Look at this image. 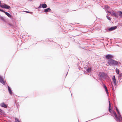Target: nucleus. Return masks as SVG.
<instances>
[{
  "instance_id": "nucleus-25",
  "label": "nucleus",
  "mask_w": 122,
  "mask_h": 122,
  "mask_svg": "<svg viewBox=\"0 0 122 122\" xmlns=\"http://www.w3.org/2000/svg\"><path fill=\"white\" fill-rule=\"evenodd\" d=\"M122 77V74H120L119 76H118V79L121 78Z\"/></svg>"
},
{
  "instance_id": "nucleus-24",
  "label": "nucleus",
  "mask_w": 122,
  "mask_h": 122,
  "mask_svg": "<svg viewBox=\"0 0 122 122\" xmlns=\"http://www.w3.org/2000/svg\"><path fill=\"white\" fill-rule=\"evenodd\" d=\"M111 86V87L112 88V90L113 91H114L115 90V88L112 85V86Z\"/></svg>"
},
{
  "instance_id": "nucleus-30",
  "label": "nucleus",
  "mask_w": 122,
  "mask_h": 122,
  "mask_svg": "<svg viewBox=\"0 0 122 122\" xmlns=\"http://www.w3.org/2000/svg\"><path fill=\"white\" fill-rule=\"evenodd\" d=\"M0 11L4 12L5 13V12H6L2 9Z\"/></svg>"
},
{
  "instance_id": "nucleus-3",
  "label": "nucleus",
  "mask_w": 122,
  "mask_h": 122,
  "mask_svg": "<svg viewBox=\"0 0 122 122\" xmlns=\"http://www.w3.org/2000/svg\"><path fill=\"white\" fill-rule=\"evenodd\" d=\"M108 63L111 66H115L118 64V62L113 59H110L108 60Z\"/></svg>"
},
{
  "instance_id": "nucleus-32",
  "label": "nucleus",
  "mask_w": 122,
  "mask_h": 122,
  "mask_svg": "<svg viewBox=\"0 0 122 122\" xmlns=\"http://www.w3.org/2000/svg\"><path fill=\"white\" fill-rule=\"evenodd\" d=\"M115 109H116V110H117V109H118V108H117V107H115Z\"/></svg>"
},
{
  "instance_id": "nucleus-5",
  "label": "nucleus",
  "mask_w": 122,
  "mask_h": 122,
  "mask_svg": "<svg viewBox=\"0 0 122 122\" xmlns=\"http://www.w3.org/2000/svg\"><path fill=\"white\" fill-rule=\"evenodd\" d=\"M47 7L46 4H41L40 6L38 7V9H40L42 8L44 9L46 8Z\"/></svg>"
},
{
  "instance_id": "nucleus-9",
  "label": "nucleus",
  "mask_w": 122,
  "mask_h": 122,
  "mask_svg": "<svg viewBox=\"0 0 122 122\" xmlns=\"http://www.w3.org/2000/svg\"><path fill=\"white\" fill-rule=\"evenodd\" d=\"M0 82L3 84V85L5 84V82L3 80V78L2 77L0 76Z\"/></svg>"
},
{
  "instance_id": "nucleus-29",
  "label": "nucleus",
  "mask_w": 122,
  "mask_h": 122,
  "mask_svg": "<svg viewBox=\"0 0 122 122\" xmlns=\"http://www.w3.org/2000/svg\"><path fill=\"white\" fill-rule=\"evenodd\" d=\"M107 17V19L109 20H110L111 19L109 17L107 16H106Z\"/></svg>"
},
{
  "instance_id": "nucleus-17",
  "label": "nucleus",
  "mask_w": 122,
  "mask_h": 122,
  "mask_svg": "<svg viewBox=\"0 0 122 122\" xmlns=\"http://www.w3.org/2000/svg\"><path fill=\"white\" fill-rule=\"evenodd\" d=\"M91 68H88L86 70V71L87 72L89 73L91 71Z\"/></svg>"
},
{
  "instance_id": "nucleus-8",
  "label": "nucleus",
  "mask_w": 122,
  "mask_h": 122,
  "mask_svg": "<svg viewBox=\"0 0 122 122\" xmlns=\"http://www.w3.org/2000/svg\"><path fill=\"white\" fill-rule=\"evenodd\" d=\"M44 11L45 12L47 13L48 12H50L51 11V10L49 8L44 9Z\"/></svg>"
},
{
  "instance_id": "nucleus-35",
  "label": "nucleus",
  "mask_w": 122,
  "mask_h": 122,
  "mask_svg": "<svg viewBox=\"0 0 122 122\" xmlns=\"http://www.w3.org/2000/svg\"><path fill=\"white\" fill-rule=\"evenodd\" d=\"M78 121H79L78 119ZM78 122H79V121H78Z\"/></svg>"
},
{
  "instance_id": "nucleus-7",
  "label": "nucleus",
  "mask_w": 122,
  "mask_h": 122,
  "mask_svg": "<svg viewBox=\"0 0 122 122\" xmlns=\"http://www.w3.org/2000/svg\"><path fill=\"white\" fill-rule=\"evenodd\" d=\"M106 57L107 59L109 60L111 59V58H113V56L111 54H107L106 55Z\"/></svg>"
},
{
  "instance_id": "nucleus-1",
  "label": "nucleus",
  "mask_w": 122,
  "mask_h": 122,
  "mask_svg": "<svg viewBox=\"0 0 122 122\" xmlns=\"http://www.w3.org/2000/svg\"><path fill=\"white\" fill-rule=\"evenodd\" d=\"M109 111L113 115V117H114L113 115H114L115 117V120L118 122H122V117L118 109L116 110L118 115V117L117 115L116 114V112L113 110H111L112 107L110 101H109Z\"/></svg>"
},
{
  "instance_id": "nucleus-14",
  "label": "nucleus",
  "mask_w": 122,
  "mask_h": 122,
  "mask_svg": "<svg viewBox=\"0 0 122 122\" xmlns=\"http://www.w3.org/2000/svg\"><path fill=\"white\" fill-rule=\"evenodd\" d=\"M5 14L6 15L9 17L11 18V17H12V16L9 13L7 12H5Z\"/></svg>"
},
{
  "instance_id": "nucleus-19",
  "label": "nucleus",
  "mask_w": 122,
  "mask_h": 122,
  "mask_svg": "<svg viewBox=\"0 0 122 122\" xmlns=\"http://www.w3.org/2000/svg\"><path fill=\"white\" fill-rule=\"evenodd\" d=\"M105 90V91H106V93L107 94H108V93H109V92H108V90L107 89V86L106 87H105V88H104Z\"/></svg>"
},
{
  "instance_id": "nucleus-16",
  "label": "nucleus",
  "mask_w": 122,
  "mask_h": 122,
  "mask_svg": "<svg viewBox=\"0 0 122 122\" xmlns=\"http://www.w3.org/2000/svg\"><path fill=\"white\" fill-rule=\"evenodd\" d=\"M0 19L1 20L5 22L6 20L4 17L0 15Z\"/></svg>"
},
{
  "instance_id": "nucleus-36",
  "label": "nucleus",
  "mask_w": 122,
  "mask_h": 122,
  "mask_svg": "<svg viewBox=\"0 0 122 122\" xmlns=\"http://www.w3.org/2000/svg\"><path fill=\"white\" fill-rule=\"evenodd\" d=\"M78 35H77L76 36H78Z\"/></svg>"
},
{
  "instance_id": "nucleus-34",
  "label": "nucleus",
  "mask_w": 122,
  "mask_h": 122,
  "mask_svg": "<svg viewBox=\"0 0 122 122\" xmlns=\"http://www.w3.org/2000/svg\"><path fill=\"white\" fill-rule=\"evenodd\" d=\"M1 9H0V11Z\"/></svg>"
},
{
  "instance_id": "nucleus-31",
  "label": "nucleus",
  "mask_w": 122,
  "mask_h": 122,
  "mask_svg": "<svg viewBox=\"0 0 122 122\" xmlns=\"http://www.w3.org/2000/svg\"><path fill=\"white\" fill-rule=\"evenodd\" d=\"M107 12L108 13H111L109 11H107Z\"/></svg>"
},
{
  "instance_id": "nucleus-13",
  "label": "nucleus",
  "mask_w": 122,
  "mask_h": 122,
  "mask_svg": "<svg viewBox=\"0 0 122 122\" xmlns=\"http://www.w3.org/2000/svg\"><path fill=\"white\" fill-rule=\"evenodd\" d=\"M0 105L1 107H4L5 108H6L7 107V105L4 102L1 103Z\"/></svg>"
},
{
  "instance_id": "nucleus-33",
  "label": "nucleus",
  "mask_w": 122,
  "mask_h": 122,
  "mask_svg": "<svg viewBox=\"0 0 122 122\" xmlns=\"http://www.w3.org/2000/svg\"><path fill=\"white\" fill-rule=\"evenodd\" d=\"M68 73V72H67V73L66 74V76L67 75V73Z\"/></svg>"
},
{
  "instance_id": "nucleus-26",
  "label": "nucleus",
  "mask_w": 122,
  "mask_h": 122,
  "mask_svg": "<svg viewBox=\"0 0 122 122\" xmlns=\"http://www.w3.org/2000/svg\"><path fill=\"white\" fill-rule=\"evenodd\" d=\"M109 8V7L108 5H106L105 7V8H106L107 9H108Z\"/></svg>"
},
{
  "instance_id": "nucleus-28",
  "label": "nucleus",
  "mask_w": 122,
  "mask_h": 122,
  "mask_svg": "<svg viewBox=\"0 0 122 122\" xmlns=\"http://www.w3.org/2000/svg\"><path fill=\"white\" fill-rule=\"evenodd\" d=\"M102 84H103V87L104 88H105V87H106V85L105 84H104L103 83V82H102Z\"/></svg>"
},
{
  "instance_id": "nucleus-12",
  "label": "nucleus",
  "mask_w": 122,
  "mask_h": 122,
  "mask_svg": "<svg viewBox=\"0 0 122 122\" xmlns=\"http://www.w3.org/2000/svg\"><path fill=\"white\" fill-rule=\"evenodd\" d=\"M15 22L14 21L13 22V24L11 23H8L7 24L8 25H10L12 27H14L15 25Z\"/></svg>"
},
{
  "instance_id": "nucleus-4",
  "label": "nucleus",
  "mask_w": 122,
  "mask_h": 122,
  "mask_svg": "<svg viewBox=\"0 0 122 122\" xmlns=\"http://www.w3.org/2000/svg\"><path fill=\"white\" fill-rule=\"evenodd\" d=\"M0 7L9 10L11 9V7L10 6L5 4H4L3 5H0Z\"/></svg>"
},
{
  "instance_id": "nucleus-22",
  "label": "nucleus",
  "mask_w": 122,
  "mask_h": 122,
  "mask_svg": "<svg viewBox=\"0 0 122 122\" xmlns=\"http://www.w3.org/2000/svg\"><path fill=\"white\" fill-rule=\"evenodd\" d=\"M15 122H20L18 119L15 117Z\"/></svg>"
},
{
  "instance_id": "nucleus-20",
  "label": "nucleus",
  "mask_w": 122,
  "mask_h": 122,
  "mask_svg": "<svg viewBox=\"0 0 122 122\" xmlns=\"http://www.w3.org/2000/svg\"><path fill=\"white\" fill-rule=\"evenodd\" d=\"M105 90V91H106V93L107 94H108V93H109V92H108V90L107 89V86L106 87H105V88H104Z\"/></svg>"
},
{
  "instance_id": "nucleus-6",
  "label": "nucleus",
  "mask_w": 122,
  "mask_h": 122,
  "mask_svg": "<svg viewBox=\"0 0 122 122\" xmlns=\"http://www.w3.org/2000/svg\"><path fill=\"white\" fill-rule=\"evenodd\" d=\"M117 28V26H115L108 28V31H111L114 30Z\"/></svg>"
},
{
  "instance_id": "nucleus-2",
  "label": "nucleus",
  "mask_w": 122,
  "mask_h": 122,
  "mask_svg": "<svg viewBox=\"0 0 122 122\" xmlns=\"http://www.w3.org/2000/svg\"><path fill=\"white\" fill-rule=\"evenodd\" d=\"M98 76L99 77V80L101 81H102V79H105L109 78L107 73L103 72H99Z\"/></svg>"
},
{
  "instance_id": "nucleus-11",
  "label": "nucleus",
  "mask_w": 122,
  "mask_h": 122,
  "mask_svg": "<svg viewBox=\"0 0 122 122\" xmlns=\"http://www.w3.org/2000/svg\"><path fill=\"white\" fill-rule=\"evenodd\" d=\"M8 88L9 93L10 95H12L13 92L10 88L9 86H8Z\"/></svg>"
},
{
  "instance_id": "nucleus-21",
  "label": "nucleus",
  "mask_w": 122,
  "mask_h": 122,
  "mask_svg": "<svg viewBox=\"0 0 122 122\" xmlns=\"http://www.w3.org/2000/svg\"><path fill=\"white\" fill-rule=\"evenodd\" d=\"M119 15L122 18V11H119Z\"/></svg>"
},
{
  "instance_id": "nucleus-27",
  "label": "nucleus",
  "mask_w": 122,
  "mask_h": 122,
  "mask_svg": "<svg viewBox=\"0 0 122 122\" xmlns=\"http://www.w3.org/2000/svg\"><path fill=\"white\" fill-rule=\"evenodd\" d=\"M25 12H27L28 13H29L31 14H32L33 13V12H29V11H25Z\"/></svg>"
},
{
  "instance_id": "nucleus-10",
  "label": "nucleus",
  "mask_w": 122,
  "mask_h": 122,
  "mask_svg": "<svg viewBox=\"0 0 122 122\" xmlns=\"http://www.w3.org/2000/svg\"><path fill=\"white\" fill-rule=\"evenodd\" d=\"M112 80L114 82L115 86H116L117 85V83L116 80V79L115 78V76H113L112 78Z\"/></svg>"
},
{
  "instance_id": "nucleus-23",
  "label": "nucleus",
  "mask_w": 122,
  "mask_h": 122,
  "mask_svg": "<svg viewBox=\"0 0 122 122\" xmlns=\"http://www.w3.org/2000/svg\"><path fill=\"white\" fill-rule=\"evenodd\" d=\"M116 72L117 74H119V71L118 69L116 68Z\"/></svg>"
},
{
  "instance_id": "nucleus-15",
  "label": "nucleus",
  "mask_w": 122,
  "mask_h": 122,
  "mask_svg": "<svg viewBox=\"0 0 122 122\" xmlns=\"http://www.w3.org/2000/svg\"><path fill=\"white\" fill-rule=\"evenodd\" d=\"M111 14L112 15H114L116 17H117L118 16V14L114 12H112Z\"/></svg>"
},
{
  "instance_id": "nucleus-18",
  "label": "nucleus",
  "mask_w": 122,
  "mask_h": 122,
  "mask_svg": "<svg viewBox=\"0 0 122 122\" xmlns=\"http://www.w3.org/2000/svg\"><path fill=\"white\" fill-rule=\"evenodd\" d=\"M105 28L103 32L104 33H106L108 31V28Z\"/></svg>"
}]
</instances>
